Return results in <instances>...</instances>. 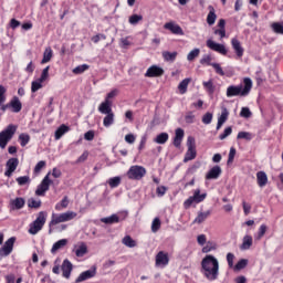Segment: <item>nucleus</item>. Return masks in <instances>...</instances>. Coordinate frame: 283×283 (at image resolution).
<instances>
[{
  "label": "nucleus",
  "instance_id": "14",
  "mask_svg": "<svg viewBox=\"0 0 283 283\" xmlns=\"http://www.w3.org/2000/svg\"><path fill=\"white\" fill-rule=\"evenodd\" d=\"M163 74H165V70H163V67L153 65V66L148 67V70L145 73V76L147 78H155L157 76H163Z\"/></svg>",
  "mask_w": 283,
  "mask_h": 283
},
{
  "label": "nucleus",
  "instance_id": "33",
  "mask_svg": "<svg viewBox=\"0 0 283 283\" xmlns=\"http://www.w3.org/2000/svg\"><path fill=\"white\" fill-rule=\"evenodd\" d=\"M176 56H178V52H169V51L163 52L164 61H167L169 63H174V61H176Z\"/></svg>",
  "mask_w": 283,
  "mask_h": 283
},
{
  "label": "nucleus",
  "instance_id": "55",
  "mask_svg": "<svg viewBox=\"0 0 283 283\" xmlns=\"http://www.w3.org/2000/svg\"><path fill=\"white\" fill-rule=\"evenodd\" d=\"M210 65L211 67H213L216 74H219V76H224V71L222 70V66H220L219 63H212Z\"/></svg>",
  "mask_w": 283,
  "mask_h": 283
},
{
  "label": "nucleus",
  "instance_id": "64",
  "mask_svg": "<svg viewBox=\"0 0 283 283\" xmlns=\"http://www.w3.org/2000/svg\"><path fill=\"white\" fill-rule=\"evenodd\" d=\"M196 118V115H193V113H188L185 117L186 123H188V125H191V123H193Z\"/></svg>",
  "mask_w": 283,
  "mask_h": 283
},
{
  "label": "nucleus",
  "instance_id": "3",
  "mask_svg": "<svg viewBox=\"0 0 283 283\" xmlns=\"http://www.w3.org/2000/svg\"><path fill=\"white\" fill-rule=\"evenodd\" d=\"M46 221H48V212L40 211L38 213L36 219L30 224L29 233L31 235H36V233H39V231H41V229L45 227Z\"/></svg>",
  "mask_w": 283,
  "mask_h": 283
},
{
  "label": "nucleus",
  "instance_id": "40",
  "mask_svg": "<svg viewBox=\"0 0 283 283\" xmlns=\"http://www.w3.org/2000/svg\"><path fill=\"white\" fill-rule=\"evenodd\" d=\"M203 90L208 92V94H213L216 92V86L213 85V80H209L208 82H203Z\"/></svg>",
  "mask_w": 283,
  "mask_h": 283
},
{
  "label": "nucleus",
  "instance_id": "51",
  "mask_svg": "<svg viewBox=\"0 0 283 283\" xmlns=\"http://www.w3.org/2000/svg\"><path fill=\"white\" fill-rule=\"evenodd\" d=\"M15 180L20 187H23V185H30V176L18 177Z\"/></svg>",
  "mask_w": 283,
  "mask_h": 283
},
{
  "label": "nucleus",
  "instance_id": "48",
  "mask_svg": "<svg viewBox=\"0 0 283 283\" xmlns=\"http://www.w3.org/2000/svg\"><path fill=\"white\" fill-rule=\"evenodd\" d=\"M139 21H143V15L133 14L128 19V23H130V25H137Z\"/></svg>",
  "mask_w": 283,
  "mask_h": 283
},
{
  "label": "nucleus",
  "instance_id": "22",
  "mask_svg": "<svg viewBox=\"0 0 283 283\" xmlns=\"http://www.w3.org/2000/svg\"><path fill=\"white\" fill-rule=\"evenodd\" d=\"M256 182L261 188L266 187V185H269V176H266L265 171L261 170L256 172Z\"/></svg>",
  "mask_w": 283,
  "mask_h": 283
},
{
  "label": "nucleus",
  "instance_id": "59",
  "mask_svg": "<svg viewBox=\"0 0 283 283\" xmlns=\"http://www.w3.org/2000/svg\"><path fill=\"white\" fill-rule=\"evenodd\" d=\"M200 63L201 65H213V63H211V55H203Z\"/></svg>",
  "mask_w": 283,
  "mask_h": 283
},
{
  "label": "nucleus",
  "instance_id": "28",
  "mask_svg": "<svg viewBox=\"0 0 283 283\" xmlns=\"http://www.w3.org/2000/svg\"><path fill=\"white\" fill-rule=\"evenodd\" d=\"M101 222L104 224H118V222H120V218L117 217V214H112L109 217L102 218Z\"/></svg>",
  "mask_w": 283,
  "mask_h": 283
},
{
  "label": "nucleus",
  "instance_id": "63",
  "mask_svg": "<svg viewBox=\"0 0 283 283\" xmlns=\"http://www.w3.org/2000/svg\"><path fill=\"white\" fill-rule=\"evenodd\" d=\"M43 167H45V161H43V160L39 161L34 167V172L40 174V171H41V169H43Z\"/></svg>",
  "mask_w": 283,
  "mask_h": 283
},
{
  "label": "nucleus",
  "instance_id": "23",
  "mask_svg": "<svg viewBox=\"0 0 283 283\" xmlns=\"http://www.w3.org/2000/svg\"><path fill=\"white\" fill-rule=\"evenodd\" d=\"M9 105L12 108V112H14V114H19V112L23 109V104H21V101L17 96L10 101Z\"/></svg>",
  "mask_w": 283,
  "mask_h": 283
},
{
  "label": "nucleus",
  "instance_id": "46",
  "mask_svg": "<svg viewBox=\"0 0 283 283\" xmlns=\"http://www.w3.org/2000/svg\"><path fill=\"white\" fill-rule=\"evenodd\" d=\"M19 140H20L21 147H25V145L30 143V136L25 133H22L19 135Z\"/></svg>",
  "mask_w": 283,
  "mask_h": 283
},
{
  "label": "nucleus",
  "instance_id": "20",
  "mask_svg": "<svg viewBox=\"0 0 283 283\" xmlns=\"http://www.w3.org/2000/svg\"><path fill=\"white\" fill-rule=\"evenodd\" d=\"M10 207L12 211H19L20 209H23L25 207V199L22 197H17L15 199H12L10 201Z\"/></svg>",
  "mask_w": 283,
  "mask_h": 283
},
{
  "label": "nucleus",
  "instance_id": "62",
  "mask_svg": "<svg viewBox=\"0 0 283 283\" xmlns=\"http://www.w3.org/2000/svg\"><path fill=\"white\" fill-rule=\"evenodd\" d=\"M233 260H235V255L231 252L227 254V262L230 268H233Z\"/></svg>",
  "mask_w": 283,
  "mask_h": 283
},
{
  "label": "nucleus",
  "instance_id": "47",
  "mask_svg": "<svg viewBox=\"0 0 283 283\" xmlns=\"http://www.w3.org/2000/svg\"><path fill=\"white\" fill-rule=\"evenodd\" d=\"M90 70V65L82 64L73 69V74H83V72H87Z\"/></svg>",
  "mask_w": 283,
  "mask_h": 283
},
{
  "label": "nucleus",
  "instance_id": "7",
  "mask_svg": "<svg viewBox=\"0 0 283 283\" xmlns=\"http://www.w3.org/2000/svg\"><path fill=\"white\" fill-rule=\"evenodd\" d=\"M207 198V193L200 195V189H196L193 192V196L189 197L185 202L184 207L185 209H189L191 205H200V202H205V199Z\"/></svg>",
  "mask_w": 283,
  "mask_h": 283
},
{
  "label": "nucleus",
  "instance_id": "39",
  "mask_svg": "<svg viewBox=\"0 0 283 283\" xmlns=\"http://www.w3.org/2000/svg\"><path fill=\"white\" fill-rule=\"evenodd\" d=\"M70 205V199H67V197H64L60 203L55 205V210L56 211H63V209H67Z\"/></svg>",
  "mask_w": 283,
  "mask_h": 283
},
{
  "label": "nucleus",
  "instance_id": "8",
  "mask_svg": "<svg viewBox=\"0 0 283 283\" xmlns=\"http://www.w3.org/2000/svg\"><path fill=\"white\" fill-rule=\"evenodd\" d=\"M187 147H188V150L185 155V158H184V163H189V160H193L197 156V153H196V138L189 136L187 138Z\"/></svg>",
  "mask_w": 283,
  "mask_h": 283
},
{
  "label": "nucleus",
  "instance_id": "42",
  "mask_svg": "<svg viewBox=\"0 0 283 283\" xmlns=\"http://www.w3.org/2000/svg\"><path fill=\"white\" fill-rule=\"evenodd\" d=\"M120 177H113L107 180V184L109 185L111 189H116L120 185Z\"/></svg>",
  "mask_w": 283,
  "mask_h": 283
},
{
  "label": "nucleus",
  "instance_id": "18",
  "mask_svg": "<svg viewBox=\"0 0 283 283\" xmlns=\"http://www.w3.org/2000/svg\"><path fill=\"white\" fill-rule=\"evenodd\" d=\"M231 45H232V49L234 50L237 56L239 59H242V56H244V48H242L240 40H238L237 38H233L231 40Z\"/></svg>",
  "mask_w": 283,
  "mask_h": 283
},
{
  "label": "nucleus",
  "instance_id": "41",
  "mask_svg": "<svg viewBox=\"0 0 283 283\" xmlns=\"http://www.w3.org/2000/svg\"><path fill=\"white\" fill-rule=\"evenodd\" d=\"M114 123V113H108L103 119L104 127H112V124Z\"/></svg>",
  "mask_w": 283,
  "mask_h": 283
},
{
  "label": "nucleus",
  "instance_id": "35",
  "mask_svg": "<svg viewBox=\"0 0 283 283\" xmlns=\"http://www.w3.org/2000/svg\"><path fill=\"white\" fill-rule=\"evenodd\" d=\"M189 83H191V78H189V77L182 80L179 83L178 90H179L180 94H187V87H189Z\"/></svg>",
  "mask_w": 283,
  "mask_h": 283
},
{
  "label": "nucleus",
  "instance_id": "11",
  "mask_svg": "<svg viewBox=\"0 0 283 283\" xmlns=\"http://www.w3.org/2000/svg\"><path fill=\"white\" fill-rule=\"evenodd\" d=\"M169 264V254L165 251H159L155 258V266L165 269Z\"/></svg>",
  "mask_w": 283,
  "mask_h": 283
},
{
  "label": "nucleus",
  "instance_id": "19",
  "mask_svg": "<svg viewBox=\"0 0 283 283\" xmlns=\"http://www.w3.org/2000/svg\"><path fill=\"white\" fill-rule=\"evenodd\" d=\"M221 174H222V168H220V166H214L206 175V180H218Z\"/></svg>",
  "mask_w": 283,
  "mask_h": 283
},
{
  "label": "nucleus",
  "instance_id": "60",
  "mask_svg": "<svg viewBox=\"0 0 283 283\" xmlns=\"http://www.w3.org/2000/svg\"><path fill=\"white\" fill-rule=\"evenodd\" d=\"M156 192H157V196H158L159 198H163V196H165V193H167V187H165V186H159V187H157Z\"/></svg>",
  "mask_w": 283,
  "mask_h": 283
},
{
  "label": "nucleus",
  "instance_id": "52",
  "mask_svg": "<svg viewBox=\"0 0 283 283\" xmlns=\"http://www.w3.org/2000/svg\"><path fill=\"white\" fill-rule=\"evenodd\" d=\"M43 82H41V80H36L33 81L31 84V92H39V90H41V87H43Z\"/></svg>",
  "mask_w": 283,
  "mask_h": 283
},
{
  "label": "nucleus",
  "instance_id": "29",
  "mask_svg": "<svg viewBox=\"0 0 283 283\" xmlns=\"http://www.w3.org/2000/svg\"><path fill=\"white\" fill-rule=\"evenodd\" d=\"M67 132H70V127H67L65 124H62L55 130V140H61V138H63L64 134H67Z\"/></svg>",
  "mask_w": 283,
  "mask_h": 283
},
{
  "label": "nucleus",
  "instance_id": "32",
  "mask_svg": "<svg viewBox=\"0 0 283 283\" xmlns=\"http://www.w3.org/2000/svg\"><path fill=\"white\" fill-rule=\"evenodd\" d=\"M52 56H53L52 48L48 46V48L44 50L43 59H42V61H41V64H42V65H45V63H50V61H52Z\"/></svg>",
  "mask_w": 283,
  "mask_h": 283
},
{
  "label": "nucleus",
  "instance_id": "36",
  "mask_svg": "<svg viewBox=\"0 0 283 283\" xmlns=\"http://www.w3.org/2000/svg\"><path fill=\"white\" fill-rule=\"evenodd\" d=\"M169 140V134L167 133H160L159 135L156 136L154 139V143H157V145H165Z\"/></svg>",
  "mask_w": 283,
  "mask_h": 283
},
{
  "label": "nucleus",
  "instance_id": "26",
  "mask_svg": "<svg viewBox=\"0 0 283 283\" xmlns=\"http://www.w3.org/2000/svg\"><path fill=\"white\" fill-rule=\"evenodd\" d=\"M74 253L76 258H84L85 255H87V244H85L84 242L80 243V245L75 247Z\"/></svg>",
  "mask_w": 283,
  "mask_h": 283
},
{
  "label": "nucleus",
  "instance_id": "49",
  "mask_svg": "<svg viewBox=\"0 0 283 283\" xmlns=\"http://www.w3.org/2000/svg\"><path fill=\"white\" fill-rule=\"evenodd\" d=\"M233 134V128L231 126L227 127L221 135H219L220 140H224L226 138H229Z\"/></svg>",
  "mask_w": 283,
  "mask_h": 283
},
{
  "label": "nucleus",
  "instance_id": "57",
  "mask_svg": "<svg viewBox=\"0 0 283 283\" xmlns=\"http://www.w3.org/2000/svg\"><path fill=\"white\" fill-rule=\"evenodd\" d=\"M266 224H262L260 228H259V232H258V237H256V240H262V238H264V234L266 233Z\"/></svg>",
  "mask_w": 283,
  "mask_h": 283
},
{
  "label": "nucleus",
  "instance_id": "53",
  "mask_svg": "<svg viewBox=\"0 0 283 283\" xmlns=\"http://www.w3.org/2000/svg\"><path fill=\"white\" fill-rule=\"evenodd\" d=\"M272 30L276 33V34H283V24L280 22H274L272 23Z\"/></svg>",
  "mask_w": 283,
  "mask_h": 283
},
{
  "label": "nucleus",
  "instance_id": "5",
  "mask_svg": "<svg viewBox=\"0 0 283 283\" xmlns=\"http://www.w3.org/2000/svg\"><path fill=\"white\" fill-rule=\"evenodd\" d=\"M76 212L66 211L64 213H53L50 221V227H55V224H61V222H70V220H74L76 218Z\"/></svg>",
  "mask_w": 283,
  "mask_h": 283
},
{
  "label": "nucleus",
  "instance_id": "12",
  "mask_svg": "<svg viewBox=\"0 0 283 283\" xmlns=\"http://www.w3.org/2000/svg\"><path fill=\"white\" fill-rule=\"evenodd\" d=\"M207 48H209L210 50H213V52H218L219 54L227 56L228 51H227V46H224V44L213 42V40H208Z\"/></svg>",
  "mask_w": 283,
  "mask_h": 283
},
{
  "label": "nucleus",
  "instance_id": "43",
  "mask_svg": "<svg viewBox=\"0 0 283 283\" xmlns=\"http://www.w3.org/2000/svg\"><path fill=\"white\" fill-rule=\"evenodd\" d=\"M198 56H200V49H193L188 53L187 61H195Z\"/></svg>",
  "mask_w": 283,
  "mask_h": 283
},
{
  "label": "nucleus",
  "instance_id": "24",
  "mask_svg": "<svg viewBox=\"0 0 283 283\" xmlns=\"http://www.w3.org/2000/svg\"><path fill=\"white\" fill-rule=\"evenodd\" d=\"M184 138H185V130L182 128H177L175 132V138H174L175 147H180Z\"/></svg>",
  "mask_w": 283,
  "mask_h": 283
},
{
  "label": "nucleus",
  "instance_id": "17",
  "mask_svg": "<svg viewBox=\"0 0 283 283\" xmlns=\"http://www.w3.org/2000/svg\"><path fill=\"white\" fill-rule=\"evenodd\" d=\"M72 262H70V260H64L61 266L62 270V275L63 277H65L66 280H70V276L72 275Z\"/></svg>",
  "mask_w": 283,
  "mask_h": 283
},
{
  "label": "nucleus",
  "instance_id": "1",
  "mask_svg": "<svg viewBox=\"0 0 283 283\" xmlns=\"http://www.w3.org/2000/svg\"><path fill=\"white\" fill-rule=\"evenodd\" d=\"M201 273L206 280L213 282L220 275V262L211 254L206 255L201 261Z\"/></svg>",
  "mask_w": 283,
  "mask_h": 283
},
{
  "label": "nucleus",
  "instance_id": "61",
  "mask_svg": "<svg viewBox=\"0 0 283 283\" xmlns=\"http://www.w3.org/2000/svg\"><path fill=\"white\" fill-rule=\"evenodd\" d=\"M235 158V149L233 147L230 148L228 165H231Z\"/></svg>",
  "mask_w": 283,
  "mask_h": 283
},
{
  "label": "nucleus",
  "instance_id": "21",
  "mask_svg": "<svg viewBox=\"0 0 283 283\" xmlns=\"http://www.w3.org/2000/svg\"><path fill=\"white\" fill-rule=\"evenodd\" d=\"M229 119V109L227 107L221 108V115L218 118L217 130L222 128V125Z\"/></svg>",
  "mask_w": 283,
  "mask_h": 283
},
{
  "label": "nucleus",
  "instance_id": "56",
  "mask_svg": "<svg viewBox=\"0 0 283 283\" xmlns=\"http://www.w3.org/2000/svg\"><path fill=\"white\" fill-rule=\"evenodd\" d=\"M48 76H50V66H46L45 69H43L42 74L40 76V82L48 81Z\"/></svg>",
  "mask_w": 283,
  "mask_h": 283
},
{
  "label": "nucleus",
  "instance_id": "37",
  "mask_svg": "<svg viewBox=\"0 0 283 283\" xmlns=\"http://www.w3.org/2000/svg\"><path fill=\"white\" fill-rule=\"evenodd\" d=\"M122 244L128 249H134L136 247V240L132 239L129 235H126L122 239Z\"/></svg>",
  "mask_w": 283,
  "mask_h": 283
},
{
  "label": "nucleus",
  "instance_id": "34",
  "mask_svg": "<svg viewBox=\"0 0 283 283\" xmlns=\"http://www.w3.org/2000/svg\"><path fill=\"white\" fill-rule=\"evenodd\" d=\"M67 245V239H62L55 242L51 249V253H56V251L63 249V247Z\"/></svg>",
  "mask_w": 283,
  "mask_h": 283
},
{
  "label": "nucleus",
  "instance_id": "25",
  "mask_svg": "<svg viewBox=\"0 0 283 283\" xmlns=\"http://www.w3.org/2000/svg\"><path fill=\"white\" fill-rule=\"evenodd\" d=\"M98 112L101 114H112V102L109 99H105L99 106Z\"/></svg>",
  "mask_w": 283,
  "mask_h": 283
},
{
  "label": "nucleus",
  "instance_id": "2",
  "mask_svg": "<svg viewBox=\"0 0 283 283\" xmlns=\"http://www.w3.org/2000/svg\"><path fill=\"white\" fill-rule=\"evenodd\" d=\"M243 85H230L227 88V97L233 98V96H249L251 94V90L253 88V81L251 77L243 78Z\"/></svg>",
  "mask_w": 283,
  "mask_h": 283
},
{
  "label": "nucleus",
  "instance_id": "58",
  "mask_svg": "<svg viewBox=\"0 0 283 283\" xmlns=\"http://www.w3.org/2000/svg\"><path fill=\"white\" fill-rule=\"evenodd\" d=\"M240 116H242V118H251V109H249V107H242Z\"/></svg>",
  "mask_w": 283,
  "mask_h": 283
},
{
  "label": "nucleus",
  "instance_id": "10",
  "mask_svg": "<svg viewBox=\"0 0 283 283\" xmlns=\"http://www.w3.org/2000/svg\"><path fill=\"white\" fill-rule=\"evenodd\" d=\"M52 185V180H50V172L43 178L41 184L38 186L35 190V196H45V191H50V186Z\"/></svg>",
  "mask_w": 283,
  "mask_h": 283
},
{
  "label": "nucleus",
  "instance_id": "13",
  "mask_svg": "<svg viewBox=\"0 0 283 283\" xmlns=\"http://www.w3.org/2000/svg\"><path fill=\"white\" fill-rule=\"evenodd\" d=\"M19 167V158H10L7 161V170L4 171V176L7 178H10L14 171H17V168Z\"/></svg>",
  "mask_w": 283,
  "mask_h": 283
},
{
  "label": "nucleus",
  "instance_id": "9",
  "mask_svg": "<svg viewBox=\"0 0 283 283\" xmlns=\"http://www.w3.org/2000/svg\"><path fill=\"white\" fill-rule=\"evenodd\" d=\"M14 242H17V238L11 237L4 242V245L0 248V256L1 258H8L10 253H12L14 249Z\"/></svg>",
  "mask_w": 283,
  "mask_h": 283
},
{
  "label": "nucleus",
  "instance_id": "31",
  "mask_svg": "<svg viewBox=\"0 0 283 283\" xmlns=\"http://www.w3.org/2000/svg\"><path fill=\"white\" fill-rule=\"evenodd\" d=\"M209 13L207 15V23L208 25H213L216 23V20L218 19V15H216V9L213 7L209 6Z\"/></svg>",
  "mask_w": 283,
  "mask_h": 283
},
{
  "label": "nucleus",
  "instance_id": "16",
  "mask_svg": "<svg viewBox=\"0 0 283 283\" xmlns=\"http://www.w3.org/2000/svg\"><path fill=\"white\" fill-rule=\"evenodd\" d=\"M165 30H169L172 34H179V36H182L185 34V31H182V28L178 25L176 22H167L164 24Z\"/></svg>",
  "mask_w": 283,
  "mask_h": 283
},
{
  "label": "nucleus",
  "instance_id": "6",
  "mask_svg": "<svg viewBox=\"0 0 283 283\" xmlns=\"http://www.w3.org/2000/svg\"><path fill=\"white\" fill-rule=\"evenodd\" d=\"M147 174V169L143 166H132L127 171L129 180H143Z\"/></svg>",
  "mask_w": 283,
  "mask_h": 283
},
{
  "label": "nucleus",
  "instance_id": "38",
  "mask_svg": "<svg viewBox=\"0 0 283 283\" xmlns=\"http://www.w3.org/2000/svg\"><path fill=\"white\" fill-rule=\"evenodd\" d=\"M237 139L238 140H253V133H249V132H239L237 135Z\"/></svg>",
  "mask_w": 283,
  "mask_h": 283
},
{
  "label": "nucleus",
  "instance_id": "27",
  "mask_svg": "<svg viewBox=\"0 0 283 283\" xmlns=\"http://www.w3.org/2000/svg\"><path fill=\"white\" fill-rule=\"evenodd\" d=\"M253 247V237L252 235H245L243 237L242 244L240 247L241 251H249Z\"/></svg>",
  "mask_w": 283,
  "mask_h": 283
},
{
  "label": "nucleus",
  "instance_id": "30",
  "mask_svg": "<svg viewBox=\"0 0 283 283\" xmlns=\"http://www.w3.org/2000/svg\"><path fill=\"white\" fill-rule=\"evenodd\" d=\"M211 216V211L208 210L206 212H199L196 219L193 220V224H202L207 218Z\"/></svg>",
  "mask_w": 283,
  "mask_h": 283
},
{
  "label": "nucleus",
  "instance_id": "50",
  "mask_svg": "<svg viewBox=\"0 0 283 283\" xmlns=\"http://www.w3.org/2000/svg\"><path fill=\"white\" fill-rule=\"evenodd\" d=\"M160 219L159 218H155L153 220V223H151V231L153 233H157L159 230H160Z\"/></svg>",
  "mask_w": 283,
  "mask_h": 283
},
{
  "label": "nucleus",
  "instance_id": "44",
  "mask_svg": "<svg viewBox=\"0 0 283 283\" xmlns=\"http://www.w3.org/2000/svg\"><path fill=\"white\" fill-rule=\"evenodd\" d=\"M248 265H249V260L241 259L240 261H238L234 269L235 271H242V269H247Z\"/></svg>",
  "mask_w": 283,
  "mask_h": 283
},
{
  "label": "nucleus",
  "instance_id": "45",
  "mask_svg": "<svg viewBox=\"0 0 283 283\" xmlns=\"http://www.w3.org/2000/svg\"><path fill=\"white\" fill-rule=\"evenodd\" d=\"M28 207L30 209H40L41 208V200H35L33 198L28 200Z\"/></svg>",
  "mask_w": 283,
  "mask_h": 283
},
{
  "label": "nucleus",
  "instance_id": "54",
  "mask_svg": "<svg viewBox=\"0 0 283 283\" xmlns=\"http://www.w3.org/2000/svg\"><path fill=\"white\" fill-rule=\"evenodd\" d=\"M213 120V114L206 113L202 117L203 125H211V122Z\"/></svg>",
  "mask_w": 283,
  "mask_h": 283
},
{
  "label": "nucleus",
  "instance_id": "4",
  "mask_svg": "<svg viewBox=\"0 0 283 283\" xmlns=\"http://www.w3.org/2000/svg\"><path fill=\"white\" fill-rule=\"evenodd\" d=\"M17 134V125L11 124L7 127V129L0 132V148L6 149L8 147V142L14 137Z\"/></svg>",
  "mask_w": 283,
  "mask_h": 283
},
{
  "label": "nucleus",
  "instance_id": "15",
  "mask_svg": "<svg viewBox=\"0 0 283 283\" xmlns=\"http://www.w3.org/2000/svg\"><path fill=\"white\" fill-rule=\"evenodd\" d=\"M92 277H96V268H92L82 272L77 279L75 280L76 283L85 282L86 280H92Z\"/></svg>",
  "mask_w": 283,
  "mask_h": 283
}]
</instances>
